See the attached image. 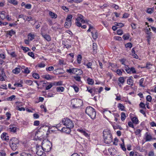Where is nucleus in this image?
<instances>
[{
	"label": "nucleus",
	"instance_id": "f257e3e1",
	"mask_svg": "<svg viewBox=\"0 0 156 156\" xmlns=\"http://www.w3.org/2000/svg\"><path fill=\"white\" fill-rule=\"evenodd\" d=\"M103 133L104 142L108 144H110L112 141V138L110 131L106 129L103 131Z\"/></svg>",
	"mask_w": 156,
	"mask_h": 156
},
{
	"label": "nucleus",
	"instance_id": "f03ea898",
	"mask_svg": "<svg viewBox=\"0 0 156 156\" xmlns=\"http://www.w3.org/2000/svg\"><path fill=\"white\" fill-rule=\"evenodd\" d=\"M51 143L48 140L45 139L42 143V147L44 151H49L51 148Z\"/></svg>",
	"mask_w": 156,
	"mask_h": 156
},
{
	"label": "nucleus",
	"instance_id": "7ed1b4c3",
	"mask_svg": "<svg viewBox=\"0 0 156 156\" xmlns=\"http://www.w3.org/2000/svg\"><path fill=\"white\" fill-rule=\"evenodd\" d=\"M86 113L93 119L96 118V112L95 110L91 106L87 107L86 108Z\"/></svg>",
	"mask_w": 156,
	"mask_h": 156
},
{
	"label": "nucleus",
	"instance_id": "20e7f679",
	"mask_svg": "<svg viewBox=\"0 0 156 156\" xmlns=\"http://www.w3.org/2000/svg\"><path fill=\"white\" fill-rule=\"evenodd\" d=\"M9 145L13 150H15L19 146V140L16 138L12 137L10 140Z\"/></svg>",
	"mask_w": 156,
	"mask_h": 156
},
{
	"label": "nucleus",
	"instance_id": "39448f33",
	"mask_svg": "<svg viewBox=\"0 0 156 156\" xmlns=\"http://www.w3.org/2000/svg\"><path fill=\"white\" fill-rule=\"evenodd\" d=\"M62 123L64 126L69 128H73L74 124L73 121L68 118H64L62 120Z\"/></svg>",
	"mask_w": 156,
	"mask_h": 156
},
{
	"label": "nucleus",
	"instance_id": "423d86ee",
	"mask_svg": "<svg viewBox=\"0 0 156 156\" xmlns=\"http://www.w3.org/2000/svg\"><path fill=\"white\" fill-rule=\"evenodd\" d=\"M84 18V17L83 15L80 14H78L76 19V25L78 27H80L81 26V23H85V21Z\"/></svg>",
	"mask_w": 156,
	"mask_h": 156
},
{
	"label": "nucleus",
	"instance_id": "0eeeda50",
	"mask_svg": "<svg viewBox=\"0 0 156 156\" xmlns=\"http://www.w3.org/2000/svg\"><path fill=\"white\" fill-rule=\"evenodd\" d=\"M83 101L80 99L74 98L71 100V104L73 108H77L82 105Z\"/></svg>",
	"mask_w": 156,
	"mask_h": 156
},
{
	"label": "nucleus",
	"instance_id": "6e6552de",
	"mask_svg": "<svg viewBox=\"0 0 156 156\" xmlns=\"http://www.w3.org/2000/svg\"><path fill=\"white\" fill-rule=\"evenodd\" d=\"M72 18V16L71 15H68L66 18V22L64 24V27L66 28L69 27L71 25V20Z\"/></svg>",
	"mask_w": 156,
	"mask_h": 156
},
{
	"label": "nucleus",
	"instance_id": "1a4fd4ad",
	"mask_svg": "<svg viewBox=\"0 0 156 156\" xmlns=\"http://www.w3.org/2000/svg\"><path fill=\"white\" fill-rule=\"evenodd\" d=\"M37 151L36 154L39 156H41L43 155L44 151L42 148V146L41 147L38 145L36 146Z\"/></svg>",
	"mask_w": 156,
	"mask_h": 156
},
{
	"label": "nucleus",
	"instance_id": "9d476101",
	"mask_svg": "<svg viewBox=\"0 0 156 156\" xmlns=\"http://www.w3.org/2000/svg\"><path fill=\"white\" fill-rule=\"evenodd\" d=\"M32 152L29 150H26L23 151L20 153V156H32Z\"/></svg>",
	"mask_w": 156,
	"mask_h": 156
},
{
	"label": "nucleus",
	"instance_id": "9b49d317",
	"mask_svg": "<svg viewBox=\"0 0 156 156\" xmlns=\"http://www.w3.org/2000/svg\"><path fill=\"white\" fill-rule=\"evenodd\" d=\"M34 134L35 136L39 138H41V139L44 138V134H43L42 132L40 131H35L34 132L33 135Z\"/></svg>",
	"mask_w": 156,
	"mask_h": 156
},
{
	"label": "nucleus",
	"instance_id": "f8f14e48",
	"mask_svg": "<svg viewBox=\"0 0 156 156\" xmlns=\"http://www.w3.org/2000/svg\"><path fill=\"white\" fill-rule=\"evenodd\" d=\"M78 70L80 71L81 73H80V74L81 73V72L79 69H76L75 68H73L72 69H67L66 70V72L68 73H69L70 74H75L76 73V71Z\"/></svg>",
	"mask_w": 156,
	"mask_h": 156
},
{
	"label": "nucleus",
	"instance_id": "ddd939ff",
	"mask_svg": "<svg viewBox=\"0 0 156 156\" xmlns=\"http://www.w3.org/2000/svg\"><path fill=\"white\" fill-rule=\"evenodd\" d=\"M73 128H69V127H63L62 128L61 130L58 129V130H60L61 131L65 133H69L71 131V129Z\"/></svg>",
	"mask_w": 156,
	"mask_h": 156
},
{
	"label": "nucleus",
	"instance_id": "4468645a",
	"mask_svg": "<svg viewBox=\"0 0 156 156\" xmlns=\"http://www.w3.org/2000/svg\"><path fill=\"white\" fill-rule=\"evenodd\" d=\"M145 139L146 141H151L153 139L152 136L151 134L148 132H146L145 134Z\"/></svg>",
	"mask_w": 156,
	"mask_h": 156
},
{
	"label": "nucleus",
	"instance_id": "2eb2a0df",
	"mask_svg": "<svg viewBox=\"0 0 156 156\" xmlns=\"http://www.w3.org/2000/svg\"><path fill=\"white\" fill-rule=\"evenodd\" d=\"M1 137L3 140L8 141L9 140V136L5 133H3L1 135Z\"/></svg>",
	"mask_w": 156,
	"mask_h": 156
},
{
	"label": "nucleus",
	"instance_id": "dca6fc26",
	"mask_svg": "<svg viewBox=\"0 0 156 156\" xmlns=\"http://www.w3.org/2000/svg\"><path fill=\"white\" fill-rule=\"evenodd\" d=\"M77 131L81 133H82L86 137H89V135L87 132L86 131L85 129H83L82 128L78 129H77Z\"/></svg>",
	"mask_w": 156,
	"mask_h": 156
},
{
	"label": "nucleus",
	"instance_id": "f3484780",
	"mask_svg": "<svg viewBox=\"0 0 156 156\" xmlns=\"http://www.w3.org/2000/svg\"><path fill=\"white\" fill-rule=\"evenodd\" d=\"M41 35L47 41H51V38L49 35L44 33H41Z\"/></svg>",
	"mask_w": 156,
	"mask_h": 156
},
{
	"label": "nucleus",
	"instance_id": "a211bd4d",
	"mask_svg": "<svg viewBox=\"0 0 156 156\" xmlns=\"http://www.w3.org/2000/svg\"><path fill=\"white\" fill-rule=\"evenodd\" d=\"M132 76H130L127 80V83L131 86L133 85V80L132 79Z\"/></svg>",
	"mask_w": 156,
	"mask_h": 156
},
{
	"label": "nucleus",
	"instance_id": "6ab92c4d",
	"mask_svg": "<svg viewBox=\"0 0 156 156\" xmlns=\"http://www.w3.org/2000/svg\"><path fill=\"white\" fill-rule=\"evenodd\" d=\"M9 130L11 132L15 133L16 131V127L15 125H10L9 126Z\"/></svg>",
	"mask_w": 156,
	"mask_h": 156
},
{
	"label": "nucleus",
	"instance_id": "aec40b11",
	"mask_svg": "<svg viewBox=\"0 0 156 156\" xmlns=\"http://www.w3.org/2000/svg\"><path fill=\"white\" fill-rule=\"evenodd\" d=\"M49 15L52 19H56L57 18V14L54 12H53L51 11L49 12Z\"/></svg>",
	"mask_w": 156,
	"mask_h": 156
},
{
	"label": "nucleus",
	"instance_id": "412c9836",
	"mask_svg": "<svg viewBox=\"0 0 156 156\" xmlns=\"http://www.w3.org/2000/svg\"><path fill=\"white\" fill-rule=\"evenodd\" d=\"M7 15L6 12L5 11H2L0 13V17L2 20L6 18Z\"/></svg>",
	"mask_w": 156,
	"mask_h": 156
},
{
	"label": "nucleus",
	"instance_id": "4be33fe9",
	"mask_svg": "<svg viewBox=\"0 0 156 156\" xmlns=\"http://www.w3.org/2000/svg\"><path fill=\"white\" fill-rule=\"evenodd\" d=\"M35 37V35L34 34L30 33L28 35V38L29 40L30 41L33 40Z\"/></svg>",
	"mask_w": 156,
	"mask_h": 156
},
{
	"label": "nucleus",
	"instance_id": "5701e85b",
	"mask_svg": "<svg viewBox=\"0 0 156 156\" xmlns=\"http://www.w3.org/2000/svg\"><path fill=\"white\" fill-rule=\"evenodd\" d=\"M91 33L92 35V37L94 39H96L98 37V33L97 31H92Z\"/></svg>",
	"mask_w": 156,
	"mask_h": 156
},
{
	"label": "nucleus",
	"instance_id": "b1692460",
	"mask_svg": "<svg viewBox=\"0 0 156 156\" xmlns=\"http://www.w3.org/2000/svg\"><path fill=\"white\" fill-rule=\"evenodd\" d=\"M12 73L15 74H18L20 72V68L16 67L12 70Z\"/></svg>",
	"mask_w": 156,
	"mask_h": 156
},
{
	"label": "nucleus",
	"instance_id": "393cba45",
	"mask_svg": "<svg viewBox=\"0 0 156 156\" xmlns=\"http://www.w3.org/2000/svg\"><path fill=\"white\" fill-rule=\"evenodd\" d=\"M133 123L136 124H137L139 123V120L138 118L136 117H133L131 119Z\"/></svg>",
	"mask_w": 156,
	"mask_h": 156
},
{
	"label": "nucleus",
	"instance_id": "a878e982",
	"mask_svg": "<svg viewBox=\"0 0 156 156\" xmlns=\"http://www.w3.org/2000/svg\"><path fill=\"white\" fill-rule=\"evenodd\" d=\"M87 80L88 83L90 85H93L94 83V81L92 79L88 78Z\"/></svg>",
	"mask_w": 156,
	"mask_h": 156
},
{
	"label": "nucleus",
	"instance_id": "bb28decb",
	"mask_svg": "<svg viewBox=\"0 0 156 156\" xmlns=\"http://www.w3.org/2000/svg\"><path fill=\"white\" fill-rule=\"evenodd\" d=\"M9 2L14 5H16L18 4V2L16 0H9Z\"/></svg>",
	"mask_w": 156,
	"mask_h": 156
},
{
	"label": "nucleus",
	"instance_id": "cd10ccee",
	"mask_svg": "<svg viewBox=\"0 0 156 156\" xmlns=\"http://www.w3.org/2000/svg\"><path fill=\"white\" fill-rule=\"evenodd\" d=\"M97 45L96 43H93V52L95 53L96 52V50L97 49Z\"/></svg>",
	"mask_w": 156,
	"mask_h": 156
},
{
	"label": "nucleus",
	"instance_id": "c85d7f7f",
	"mask_svg": "<svg viewBox=\"0 0 156 156\" xmlns=\"http://www.w3.org/2000/svg\"><path fill=\"white\" fill-rule=\"evenodd\" d=\"M16 109H17V108H19L20 107L22 106L23 105V104L22 102H16Z\"/></svg>",
	"mask_w": 156,
	"mask_h": 156
},
{
	"label": "nucleus",
	"instance_id": "c756f323",
	"mask_svg": "<svg viewBox=\"0 0 156 156\" xmlns=\"http://www.w3.org/2000/svg\"><path fill=\"white\" fill-rule=\"evenodd\" d=\"M64 88L63 87H58L56 88L57 91L58 92H63L64 90Z\"/></svg>",
	"mask_w": 156,
	"mask_h": 156
},
{
	"label": "nucleus",
	"instance_id": "7c9ffc66",
	"mask_svg": "<svg viewBox=\"0 0 156 156\" xmlns=\"http://www.w3.org/2000/svg\"><path fill=\"white\" fill-rule=\"evenodd\" d=\"M126 118V116L124 112H122L121 113V119L122 121H124Z\"/></svg>",
	"mask_w": 156,
	"mask_h": 156
},
{
	"label": "nucleus",
	"instance_id": "2f4dec72",
	"mask_svg": "<svg viewBox=\"0 0 156 156\" xmlns=\"http://www.w3.org/2000/svg\"><path fill=\"white\" fill-rule=\"evenodd\" d=\"M119 81L122 84H123L125 82V80L123 77H120L119 78Z\"/></svg>",
	"mask_w": 156,
	"mask_h": 156
},
{
	"label": "nucleus",
	"instance_id": "473e14b6",
	"mask_svg": "<svg viewBox=\"0 0 156 156\" xmlns=\"http://www.w3.org/2000/svg\"><path fill=\"white\" fill-rule=\"evenodd\" d=\"M49 85L46 86V90H48L50 89L54 85L53 83H49Z\"/></svg>",
	"mask_w": 156,
	"mask_h": 156
},
{
	"label": "nucleus",
	"instance_id": "72a5a7b5",
	"mask_svg": "<svg viewBox=\"0 0 156 156\" xmlns=\"http://www.w3.org/2000/svg\"><path fill=\"white\" fill-rule=\"evenodd\" d=\"M82 59V56L81 55H78L77 57V61L78 64L81 63V61Z\"/></svg>",
	"mask_w": 156,
	"mask_h": 156
},
{
	"label": "nucleus",
	"instance_id": "f704fd0d",
	"mask_svg": "<svg viewBox=\"0 0 156 156\" xmlns=\"http://www.w3.org/2000/svg\"><path fill=\"white\" fill-rule=\"evenodd\" d=\"M154 11V8H148L147 11V13L149 14H151Z\"/></svg>",
	"mask_w": 156,
	"mask_h": 156
},
{
	"label": "nucleus",
	"instance_id": "c9c22d12",
	"mask_svg": "<svg viewBox=\"0 0 156 156\" xmlns=\"http://www.w3.org/2000/svg\"><path fill=\"white\" fill-rule=\"evenodd\" d=\"M53 83L54 86H60L62 85V82L61 81H59L58 82H55Z\"/></svg>",
	"mask_w": 156,
	"mask_h": 156
},
{
	"label": "nucleus",
	"instance_id": "e433bc0d",
	"mask_svg": "<svg viewBox=\"0 0 156 156\" xmlns=\"http://www.w3.org/2000/svg\"><path fill=\"white\" fill-rule=\"evenodd\" d=\"M22 71L26 74H28L30 73V71L28 68L23 69L22 70Z\"/></svg>",
	"mask_w": 156,
	"mask_h": 156
},
{
	"label": "nucleus",
	"instance_id": "4c0bfd02",
	"mask_svg": "<svg viewBox=\"0 0 156 156\" xmlns=\"http://www.w3.org/2000/svg\"><path fill=\"white\" fill-rule=\"evenodd\" d=\"M144 79L143 78H141L140 80L139 81V85L140 86L142 87H144V85L143 84L144 83Z\"/></svg>",
	"mask_w": 156,
	"mask_h": 156
},
{
	"label": "nucleus",
	"instance_id": "58836bf2",
	"mask_svg": "<svg viewBox=\"0 0 156 156\" xmlns=\"http://www.w3.org/2000/svg\"><path fill=\"white\" fill-rule=\"evenodd\" d=\"M118 107L119 109L121 110V111L124 110V107L122 104L119 103L118 104Z\"/></svg>",
	"mask_w": 156,
	"mask_h": 156
},
{
	"label": "nucleus",
	"instance_id": "ea45409f",
	"mask_svg": "<svg viewBox=\"0 0 156 156\" xmlns=\"http://www.w3.org/2000/svg\"><path fill=\"white\" fill-rule=\"evenodd\" d=\"M15 33V32L12 30L7 31V34L11 36L14 34Z\"/></svg>",
	"mask_w": 156,
	"mask_h": 156
},
{
	"label": "nucleus",
	"instance_id": "a19ab883",
	"mask_svg": "<svg viewBox=\"0 0 156 156\" xmlns=\"http://www.w3.org/2000/svg\"><path fill=\"white\" fill-rule=\"evenodd\" d=\"M74 78L77 81L80 82L81 81V77L77 75L74 76Z\"/></svg>",
	"mask_w": 156,
	"mask_h": 156
},
{
	"label": "nucleus",
	"instance_id": "79ce46f5",
	"mask_svg": "<svg viewBox=\"0 0 156 156\" xmlns=\"http://www.w3.org/2000/svg\"><path fill=\"white\" fill-rule=\"evenodd\" d=\"M129 34H125L123 35L122 37L124 40H127L129 39Z\"/></svg>",
	"mask_w": 156,
	"mask_h": 156
},
{
	"label": "nucleus",
	"instance_id": "37998d69",
	"mask_svg": "<svg viewBox=\"0 0 156 156\" xmlns=\"http://www.w3.org/2000/svg\"><path fill=\"white\" fill-rule=\"evenodd\" d=\"M32 76L35 79H38L39 78L40 76L38 74L34 73L33 74Z\"/></svg>",
	"mask_w": 156,
	"mask_h": 156
},
{
	"label": "nucleus",
	"instance_id": "c03bdc74",
	"mask_svg": "<svg viewBox=\"0 0 156 156\" xmlns=\"http://www.w3.org/2000/svg\"><path fill=\"white\" fill-rule=\"evenodd\" d=\"M44 78L47 80H49L51 79L52 77L49 74H47L44 76Z\"/></svg>",
	"mask_w": 156,
	"mask_h": 156
},
{
	"label": "nucleus",
	"instance_id": "a18cd8bd",
	"mask_svg": "<svg viewBox=\"0 0 156 156\" xmlns=\"http://www.w3.org/2000/svg\"><path fill=\"white\" fill-rule=\"evenodd\" d=\"M63 44L64 45V47H65L67 49L70 48L71 47V45L69 44H67L66 43V42H64V44L63 43Z\"/></svg>",
	"mask_w": 156,
	"mask_h": 156
},
{
	"label": "nucleus",
	"instance_id": "49530a36",
	"mask_svg": "<svg viewBox=\"0 0 156 156\" xmlns=\"http://www.w3.org/2000/svg\"><path fill=\"white\" fill-rule=\"evenodd\" d=\"M71 87H72L74 90L76 92H78L79 90V89L78 87L76 86L75 85H73L71 86Z\"/></svg>",
	"mask_w": 156,
	"mask_h": 156
},
{
	"label": "nucleus",
	"instance_id": "de8ad7c7",
	"mask_svg": "<svg viewBox=\"0 0 156 156\" xmlns=\"http://www.w3.org/2000/svg\"><path fill=\"white\" fill-rule=\"evenodd\" d=\"M54 69V68L53 66H50L46 68L47 71H51Z\"/></svg>",
	"mask_w": 156,
	"mask_h": 156
},
{
	"label": "nucleus",
	"instance_id": "09e8293b",
	"mask_svg": "<svg viewBox=\"0 0 156 156\" xmlns=\"http://www.w3.org/2000/svg\"><path fill=\"white\" fill-rule=\"evenodd\" d=\"M26 83L29 85H31L33 83V81L30 80H27L26 81Z\"/></svg>",
	"mask_w": 156,
	"mask_h": 156
},
{
	"label": "nucleus",
	"instance_id": "8fccbe9b",
	"mask_svg": "<svg viewBox=\"0 0 156 156\" xmlns=\"http://www.w3.org/2000/svg\"><path fill=\"white\" fill-rule=\"evenodd\" d=\"M87 90L89 92H90V93L92 94L93 92V91H95V89H89L88 87H87Z\"/></svg>",
	"mask_w": 156,
	"mask_h": 156
},
{
	"label": "nucleus",
	"instance_id": "3c124183",
	"mask_svg": "<svg viewBox=\"0 0 156 156\" xmlns=\"http://www.w3.org/2000/svg\"><path fill=\"white\" fill-rule=\"evenodd\" d=\"M15 97L16 96L15 95H12L8 98V100L10 101H12L15 99Z\"/></svg>",
	"mask_w": 156,
	"mask_h": 156
},
{
	"label": "nucleus",
	"instance_id": "603ef678",
	"mask_svg": "<svg viewBox=\"0 0 156 156\" xmlns=\"http://www.w3.org/2000/svg\"><path fill=\"white\" fill-rule=\"evenodd\" d=\"M146 99L147 101L151 102L152 101V98L150 95H148L147 96Z\"/></svg>",
	"mask_w": 156,
	"mask_h": 156
},
{
	"label": "nucleus",
	"instance_id": "864d4df0",
	"mask_svg": "<svg viewBox=\"0 0 156 156\" xmlns=\"http://www.w3.org/2000/svg\"><path fill=\"white\" fill-rule=\"evenodd\" d=\"M21 48L25 52H27L30 50L29 48L27 47H25L23 46H22Z\"/></svg>",
	"mask_w": 156,
	"mask_h": 156
},
{
	"label": "nucleus",
	"instance_id": "5fc2aeb1",
	"mask_svg": "<svg viewBox=\"0 0 156 156\" xmlns=\"http://www.w3.org/2000/svg\"><path fill=\"white\" fill-rule=\"evenodd\" d=\"M5 115L7 117V118L6 119V120H9L10 118L11 114L9 112H7L6 113Z\"/></svg>",
	"mask_w": 156,
	"mask_h": 156
},
{
	"label": "nucleus",
	"instance_id": "6e6d98bb",
	"mask_svg": "<svg viewBox=\"0 0 156 156\" xmlns=\"http://www.w3.org/2000/svg\"><path fill=\"white\" fill-rule=\"evenodd\" d=\"M115 117V120L116 121H117L118 120V118L119 117V115L118 113H115L114 114Z\"/></svg>",
	"mask_w": 156,
	"mask_h": 156
},
{
	"label": "nucleus",
	"instance_id": "4d7b16f0",
	"mask_svg": "<svg viewBox=\"0 0 156 156\" xmlns=\"http://www.w3.org/2000/svg\"><path fill=\"white\" fill-rule=\"evenodd\" d=\"M25 20H27L28 21H30L31 20H32V18L31 16H25Z\"/></svg>",
	"mask_w": 156,
	"mask_h": 156
},
{
	"label": "nucleus",
	"instance_id": "13d9d810",
	"mask_svg": "<svg viewBox=\"0 0 156 156\" xmlns=\"http://www.w3.org/2000/svg\"><path fill=\"white\" fill-rule=\"evenodd\" d=\"M130 68V73H136V71L135 69L133 67H132Z\"/></svg>",
	"mask_w": 156,
	"mask_h": 156
},
{
	"label": "nucleus",
	"instance_id": "bf43d9fd",
	"mask_svg": "<svg viewBox=\"0 0 156 156\" xmlns=\"http://www.w3.org/2000/svg\"><path fill=\"white\" fill-rule=\"evenodd\" d=\"M111 6L112 7L115 8L116 10L118 9L119 8V6L115 4H112Z\"/></svg>",
	"mask_w": 156,
	"mask_h": 156
},
{
	"label": "nucleus",
	"instance_id": "052dcab7",
	"mask_svg": "<svg viewBox=\"0 0 156 156\" xmlns=\"http://www.w3.org/2000/svg\"><path fill=\"white\" fill-rule=\"evenodd\" d=\"M125 46L126 48H131L132 47V44L131 43H128L125 45Z\"/></svg>",
	"mask_w": 156,
	"mask_h": 156
},
{
	"label": "nucleus",
	"instance_id": "680f3d73",
	"mask_svg": "<svg viewBox=\"0 0 156 156\" xmlns=\"http://www.w3.org/2000/svg\"><path fill=\"white\" fill-rule=\"evenodd\" d=\"M133 122H131V121H129V122H128V126L130 127H131L132 128H134V125L133 124Z\"/></svg>",
	"mask_w": 156,
	"mask_h": 156
},
{
	"label": "nucleus",
	"instance_id": "e2e57ef3",
	"mask_svg": "<svg viewBox=\"0 0 156 156\" xmlns=\"http://www.w3.org/2000/svg\"><path fill=\"white\" fill-rule=\"evenodd\" d=\"M140 107L146 109L145 105L144 103L142 102H140L139 105Z\"/></svg>",
	"mask_w": 156,
	"mask_h": 156
},
{
	"label": "nucleus",
	"instance_id": "0e129e2a",
	"mask_svg": "<svg viewBox=\"0 0 156 156\" xmlns=\"http://www.w3.org/2000/svg\"><path fill=\"white\" fill-rule=\"evenodd\" d=\"M129 14L127 13H125L123 15L122 18H126L129 17Z\"/></svg>",
	"mask_w": 156,
	"mask_h": 156
},
{
	"label": "nucleus",
	"instance_id": "69168bd1",
	"mask_svg": "<svg viewBox=\"0 0 156 156\" xmlns=\"http://www.w3.org/2000/svg\"><path fill=\"white\" fill-rule=\"evenodd\" d=\"M95 89V91H96V90H98V92L99 94H100L103 90V88L102 87H101L99 89H98V88H96Z\"/></svg>",
	"mask_w": 156,
	"mask_h": 156
},
{
	"label": "nucleus",
	"instance_id": "338daca9",
	"mask_svg": "<svg viewBox=\"0 0 156 156\" xmlns=\"http://www.w3.org/2000/svg\"><path fill=\"white\" fill-rule=\"evenodd\" d=\"M116 73L119 75H122V74L121 70L119 69H117L116 70Z\"/></svg>",
	"mask_w": 156,
	"mask_h": 156
},
{
	"label": "nucleus",
	"instance_id": "774afa93",
	"mask_svg": "<svg viewBox=\"0 0 156 156\" xmlns=\"http://www.w3.org/2000/svg\"><path fill=\"white\" fill-rule=\"evenodd\" d=\"M148 156H154V151H151L148 153Z\"/></svg>",
	"mask_w": 156,
	"mask_h": 156
}]
</instances>
